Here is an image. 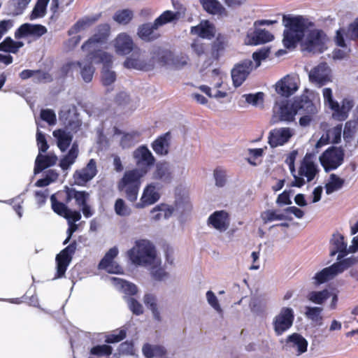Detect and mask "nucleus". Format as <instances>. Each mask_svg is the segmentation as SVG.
<instances>
[{
  "mask_svg": "<svg viewBox=\"0 0 358 358\" xmlns=\"http://www.w3.org/2000/svg\"><path fill=\"white\" fill-rule=\"evenodd\" d=\"M285 29L282 43L286 48H294L301 41V50L312 54H320L328 48L329 39L320 29H313L306 34L309 22L301 15H285L282 17Z\"/></svg>",
  "mask_w": 358,
  "mask_h": 358,
  "instance_id": "nucleus-1",
  "label": "nucleus"
},
{
  "mask_svg": "<svg viewBox=\"0 0 358 358\" xmlns=\"http://www.w3.org/2000/svg\"><path fill=\"white\" fill-rule=\"evenodd\" d=\"M110 34V26L108 23L98 25L94 34L90 37L81 46L85 53V58L96 64L99 62L108 63L114 56L102 50L106 44Z\"/></svg>",
  "mask_w": 358,
  "mask_h": 358,
  "instance_id": "nucleus-2",
  "label": "nucleus"
},
{
  "mask_svg": "<svg viewBox=\"0 0 358 358\" xmlns=\"http://www.w3.org/2000/svg\"><path fill=\"white\" fill-rule=\"evenodd\" d=\"M301 110H304L308 113L317 112V106L306 96L297 98L294 101H276L273 108V121L292 122L294 120L295 116L298 113H301Z\"/></svg>",
  "mask_w": 358,
  "mask_h": 358,
  "instance_id": "nucleus-3",
  "label": "nucleus"
},
{
  "mask_svg": "<svg viewBox=\"0 0 358 358\" xmlns=\"http://www.w3.org/2000/svg\"><path fill=\"white\" fill-rule=\"evenodd\" d=\"M269 55V50L262 48L252 54V59H245L234 65L231 71L233 85L240 87L247 79L250 73L258 68L262 61L265 60Z\"/></svg>",
  "mask_w": 358,
  "mask_h": 358,
  "instance_id": "nucleus-4",
  "label": "nucleus"
},
{
  "mask_svg": "<svg viewBox=\"0 0 358 358\" xmlns=\"http://www.w3.org/2000/svg\"><path fill=\"white\" fill-rule=\"evenodd\" d=\"M127 254L132 264L142 267H148L159 256L154 244L147 239L136 241Z\"/></svg>",
  "mask_w": 358,
  "mask_h": 358,
  "instance_id": "nucleus-5",
  "label": "nucleus"
},
{
  "mask_svg": "<svg viewBox=\"0 0 358 358\" xmlns=\"http://www.w3.org/2000/svg\"><path fill=\"white\" fill-rule=\"evenodd\" d=\"M319 173V167L310 154H306L300 164L298 171L293 175L291 185L301 187L306 183L313 181Z\"/></svg>",
  "mask_w": 358,
  "mask_h": 358,
  "instance_id": "nucleus-6",
  "label": "nucleus"
},
{
  "mask_svg": "<svg viewBox=\"0 0 358 358\" xmlns=\"http://www.w3.org/2000/svg\"><path fill=\"white\" fill-rule=\"evenodd\" d=\"M145 175V173H143L137 169H134L124 173L119 183V189L124 192L129 201L134 202L136 201L141 184V179Z\"/></svg>",
  "mask_w": 358,
  "mask_h": 358,
  "instance_id": "nucleus-7",
  "label": "nucleus"
},
{
  "mask_svg": "<svg viewBox=\"0 0 358 358\" xmlns=\"http://www.w3.org/2000/svg\"><path fill=\"white\" fill-rule=\"evenodd\" d=\"M355 262L356 261L354 258H349L334 263L331 266L323 268L317 272L313 277L312 280L313 285L317 286L334 279Z\"/></svg>",
  "mask_w": 358,
  "mask_h": 358,
  "instance_id": "nucleus-8",
  "label": "nucleus"
},
{
  "mask_svg": "<svg viewBox=\"0 0 358 358\" xmlns=\"http://www.w3.org/2000/svg\"><path fill=\"white\" fill-rule=\"evenodd\" d=\"M294 311L290 307H282L272 320V327L276 336H281L293 325Z\"/></svg>",
  "mask_w": 358,
  "mask_h": 358,
  "instance_id": "nucleus-9",
  "label": "nucleus"
},
{
  "mask_svg": "<svg viewBox=\"0 0 358 358\" xmlns=\"http://www.w3.org/2000/svg\"><path fill=\"white\" fill-rule=\"evenodd\" d=\"M344 150L341 148L331 147L320 156V162L325 171L336 169L343 162Z\"/></svg>",
  "mask_w": 358,
  "mask_h": 358,
  "instance_id": "nucleus-10",
  "label": "nucleus"
},
{
  "mask_svg": "<svg viewBox=\"0 0 358 358\" xmlns=\"http://www.w3.org/2000/svg\"><path fill=\"white\" fill-rule=\"evenodd\" d=\"M155 55L157 56L159 65L171 66L176 69H180L185 66L189 61L188 55L185 54L173 55L171 51L159 48L156 49Z\"/></svg>",
  "mask_w": 358,
  "mask_h": 358,
  "instance_id": "nucleus-11",
  "label": "nucleus"
},
{
  "mask_svg": "<svg viewBox=\"0 0 358 358\" xmlns=\"http://www.w3.org/2000/svg\"><path fill=\"white\" fill-rule=\"evenodd\" d=\"M156 50L152 53L151 58L147 61L140 52H134L128 57L124 62L127 69H133L141 71H150L157 64V56L155 55Z\"/></svg>",
  "mask_w": 358,
  "mask_h": 358,
  "instance_id": "nucleus-12",
  "label": "nucleus"
},
{
  "mask_svg": "<svg viewBox=\"0 0 358 358\" xmlns=\"http://www.w3.org/2000/svg\"><path fill=\"white\" fill-rule=\"evenodd\" d=\"M133 159L137 169L147 174L150 168L155 164V158L145 145L139 146L133 152Z\"/></svg>",
  "mask_w": 358,
  "mask_h": 358,
  "instance_id": "nucleus-13",
  "label": "nucleus"
},
{
  "mask_svg": "<svg viewBox=\"0 0 358 358\" xmlns=\"http://www.w3.org/2000/svg\"><path fill=\"white\" fill-rule=\"evenodd\" d=\"M308 342L299 333L287 336L285 341L284 349L292 355L299 357L308 350Z\"/></svg>",
  "mask_w": 358,
  "mask_h": 358,
  "instance_id": "nucleus-14",
  "label": "nucleus"
},
{
  "mask_svg": "<svg viewBox=\"0 0 358 358\" xmlns=\"http://www.w3.org/2000/svg\"><path fill=\"white\" fill-rule=\"evenodd\" d=\"M300 86L298 76L288 74L279 80L275 85V92L282 96L289 97L296 93Z\"/></svg>",
  "mask_w": 358,
  "mask_h": 358,
  "instance_id": "nucleus-15",
  "label": "nucleus"
},
{
  "mask_svg": "<svg viewBox=\"0 0 358 358\" xmlns=\"http://www.w3.org/2000/svg\"><path fill=\"white\" fill-rule=\"evenodd\" d=\"M160 196L159 185L157 182H150L144 187L139 201L134 206L138 209L144 208L157 203Z\"/></svg>",
  "mask_w": 358,
  "mask_h": 358,
  "instance_id": "nucleus-16",
  "label": "nucleus"
},
{
  "mask_svg": "<svg viewBox=\"0 0 358 358\" xmlns=\"http://www.w3.org/2000/svg\"><path fill=\"white\" fill-rule=\"evenodd\" d=\"M111 45L117 55L124 56L131 53L135 46L132 37L127 32L119 33L111 41Z\"/></svg>",
  "mask_w": 358,
  "mask_h": 358,
  "instance_id": "nucleus-17",
  "label": "nucleus"
},
{
  "mask_svg": "<svg viewBox=\"0 0 358 358\" xmlns=\"http://www.w3.org/2000/svg\"><path fill=\"white\" fill-rule=\"evenodd\" d=\"M294 134V129L289 127L273 129L268 134V144L271 148L282 146L289 141Z\"/></svg>",
  "mask_w": 358,
  "mask_h": 358,
  "instance_id": "nucleus-18",
  "label": "nucleus"
},
{
  "mask_svg": "<svg viewBox=\"0 0 358 358\" xmlns=\"http://www.w3.org/2000/svg\"><path fill=\"white\" fill-rule=\"evenodd\" d=\"M308 77L313 84L322 87L331 81V69L326 63H320L310 71Z\"/></svg>",
  "mask_w": 358,
  "mask_h": 358,
  "instance_id": "nucleus-19",
  "label": "nucleus"
},
{
  "mask_svg": "<svg viewBox=\"0 0 358 358\" xmlns=\"http://www.w3.org/2000/svg\"><path fill=\"white\" fill-rule=\"evenodd\" d=\"M207 224L218 232L223 233L230 225L229 215L225 210H216L208 217Z\"/></svg>",
  "mask_w": 358,
  "mask_h": 358,
  "instance_id": "nucleus-20",
  "label": "nucleus"
},
{
  "mask_svg": "<svg viewBox=\"0 0 358 358\" xmlns=\"http://www.w3.org/2000/svg\"><path fill=\"white\" fill-rule=\"evenodd\" d=\"M358 39V17L348 28H340L336 31L335 42L340 47H346V41Z\"/></svg>",
  "mask_w": 358,
  "mask_h": 358,
  "instance_id": "nucleus-21",
  "label": "nucleus"
},
{
  "mask_svg": "<svg viewBox=\"0 0 358 358\" xmlns=\"http://www.w3.org/2000/svg\"><path fill=\"white\" fill-rule=\"evenodd\" d=\"M76 243H71L60 252L56 257L57 275L55 278H62L72 259V255L76 250Z\"/></svg>",
  "mask_w": 358,
  "mask_h": 358,
  "instance_id": "nucleus-22",
  "label": "nucleus"
},
{
  "mask_svg": "<svg viewBox=\"0 0 358 358\" xmlns=\"http://www.w3.org/2000/svg\"><path fill=\"white\" fill-rule=\"evenodd\" d=\"M353 106L354 101L349 97L343 99L341 103L336 101L329 108L331 110L332 118L338 121L345 120Z\"/></svg>",
  "mask_w": 358,
  "mask_h": 358,
  "instance_id": "nucleus-23",
  "label": "nucleus"
},
{
  "mask_svg": "<svg viewBox=\"0 0 358 358\" xmlns=\"http://www.w3.org/2000/svg\"><path fill=\"white\" fill-rule=\"evenodd\" d=\"M152 177L161 182L170 183L174 178L173 167L168 162H159L156 164Z\"/></svg>",
  "mask_w": 358,
  "mask_h": 358,
  "instance_id": "nucleus-24",
  "label": "nucleus"
},
{
  "mask_svg": "<svg viewBox=\"0 0 358 358\" xmlns=\"http://www.w3.org/2000/svg\"><path fill=\"white\" fill-rule=\"evenodd\" d=\"M118 255V249L116 247L110 248L106 254L99 264L101 269L106 270L108 273L120 274L122 273V268L114 261L115 257Z\"/></svg>",
  "mask_w": 358,
  "mask_h": 358,
  "instance_id": "nucleus-25",
  "label": "nucleus"
},
{
  "mask_svg": "<svg viewBox=\"0 0 358 358\" xmlns=\"http://www.w3.org/2000/svg\"><path fill=\"white\" fill-rule=\"evenodd\" d=\"M47 32V29L41 24L25 23L21 25L15 31L17 39L28 37H40Z\"/></svg>",
  "mask_w": 358,
  "mask_h": 358,
  "instance_id": "nucleus-26",
  "label": "nucleus"
},
{
  "mask_svg": "<svg viewBox=\"0 0 358 358\" xmlns=\"http://www.w3.org/2000/svg\"><path fill=\"white\" fill-rule=\"evenodd\" d=\"M216 28L209 20H201L196 26L190 29V34L203 39L211 40L216 36Z\"/></svg>",
  "mask_w": 358,
  "mask_h": 358,
  "instance_id": "nucleus-27",
  "label": "nucleus"
},
{
  "mask_svg": "<svg viewBox=\"0 0 358 358\" xmlns=\"http://www.w3.org/2000/svg\"><path fill=\"white\" fill-rule=\"evenodd\" d=\"M273 36L265 29H258L249 30L245 39V43L249 45H256L271 41Z\"/></svg>",
  "mask_w": 358,
  "mask_h": 358,
  "instance_id": "nucleus-28",
  "label": "nucleus"
},
{
  "mask_svg": "<svg viewBox=\"0 0 358 358\" xmlns=\"http://www.w3.org/2000/svg\"><path fill=\"white\" fill-rule=\"evenodd\" d=\"M96 174V162L94 159H90L85 168L77 171L74 173L75 183L78 185H84L87 181L92 180Z\"/></svg>",
  "mask_w": 358,
  "mask_h": 358,
  "instance_id": "nucleus-29",
  "label": "nucleus"
},
{
  "mask_svg": "<svg viewBox=\"0 0 358 358\" xmlns=\"http://www.w3.org/2000/svg\"><path fill=\"white\" fill-rule=\"evenodd\" d=\"M341 134L342 124H338L329 129L322 135L316 144V147L320 148L329 143H338L341 139Z\"/></svg>",
  "mask_w": 358,
  "mask_h": 358,
  "instance_id": "nucleus-30",
  "label": "nucleus"
},
{
  "mask_svg": "<svg viewBox=\"0 0 358 358\" xmlns=\"http://www.w3.org/2000/svg\"><path fill=\"white\" fill-rule=\"evenodd\" d=\"M92 62L85 58L83 62L70 63L69 68L72 70L78 69L83 80L85 83H90L93 78L95 71L94 67L92 64Z\"/></svg>",
  "mask_w": 358,
  "mask_h": 358,
  "instance_id": "nucleus-31",
  "label": "nucleus"
},
{
  "mask_svg": "<svg viewBox=\"0 0 358 358\" xmlns=\"http://www.w3.org/2000/svg\"><path fill=\"white\" fill-rule=\"evenodd\" d=\"M158 29L154 22L144 23L138 27L137 36L143 41L151 42L159 38Z\"/></svg>",
  "mask_w": 358,
  "mask_h": 358,
  "instance_id": "nucleus-32",
  "label": "nucleus"
},
{
  "mask_svg": "<svg viewBox=\"0 0 358 358\" xmlns=\"http://www.w3.org/2000/svg\"><path fill=\"white\" fill-rule=\"evenodd\" d=\"M170 146L171 135L169 132L158 136L151 143V148L155 153L160 157L166 156L169 153Z\"/></svg>",
  "mask_w": 358,
  "mask_h": 358,
  "instance_id": "nucleus-33",
  "label": "nucleus"
},
{
  "mask_svg": "<svg viewBox=\"0 0 358 358\" xmlns=\"http://www.w3.org/2000/svg\"><path fill=\"white\" fill-rule=\"evenodd\" d=\"M162 263L161 257L158 256L147 267L150 271V276L155 280L164 281L169 277V273L166 271L165 267L162 266Z\"/></svg>",
  "mask_w": 358,
  "mask_h": 358,
  "instance_id": "nucleus-34",
  "label": "nucleus"
},
{
  "mask_svg": "<svg viewBox=\"0 0 358 358\" xmlns=\"http://www.w3.org/2000/svg\"><path fill=\"white\" fill-rule=\"evenodd\" d=\"M203 10L208 14L223 17L227 15V11L218 0H200Z\"/></svg>",
  "mask_w": 358,
  "mask_h": 358,
  "instance_id": "nucleus-35",
  "label": "nucleus"
},
{
  "mask_svg": "<svg viewBox=\"0 0 358 358\" xmlns=\"http://www.w3.org/2000/svg\"><path fill=\"white\" fill-rule=\"evenodd\" d=\"M59 119L63 122L67 129L74 132H76L81 126L80 120L74 111H62L59 114Z\"/></svg>",
  "mask_w": 358,
  "mask_h": 358,
  "instance_id": "nucleus-36",
  "label": "nucleus"
},
{
  "mask_svg": "<svg viewBox=\"0 0 358 358\" xmlns=\"http://www.w3.org/2000/svg\"><path fill=\"white\" fill-rule=\"evenodd\" d=\"M101 14H96L92 16H85L78 21L69 30L68 34L69 36L78 34L80 31H85L92 26L95 22L99 20Z\"/></svg>",
  "mask_w": 358,
  "mask_h": 358,
  "instance_id": "nucleus-37",
  "label": "nucleus"
},
{
  "mask_svg": "<svg viewBox=\"0 0 358 358\" xmlns=\"http://www.w3.org/2000/svg\"><path fill=\"white\" fill-rule=\"evenodd\" d=\"M139 134L136 131L129 133H122L117 128H114L113 138L116 141H119L120 145L123 148H129L138 141Z\"/></svg>",
  "mask_w": 358,
  "mask_h": 358,
  "instance_id": "nucleus-38",
  "label": "nucleus"
},
{
  "mask_svg": "<svg viewBox=\"0 0 358 358\" xmlns=\"http://www.w3.org/2000/svg\"><path fill=\"white\" fill-rule=\"evenodd\" d=\"M107 280L118 290L122 291L127 295H134L137 293V287L129 282L125 281L122 278L115 277H108Z\"/></svg>",
  "mask_w": 358,
  "mask_h": 358,
  "instance_id": "nucleus-39",
  "label": "nucleus"
},
{
  "mask_svg": "<svg viewBox=\"0 0 358 358\" xmlns=\"http://www.w3.org/2000/svg\"><path fill=\"white\" fill-rule=\"evenodd\" d=\"M331 255H335L336 253H339L338 258L341 259L343 257L348 250L347 248V244L344 241V237L340 234H336L333 235L331 240Z\"/></svg>",
  "mask_w": 358,
  "mask_h": 358,
  "instance_id": "nucleus-40",
  "label": "nucleus"
},
{
  "mask_svg": "<svg viewBox=\"0 0 358 358\" xmlns=\"http://www.w3.org/2000/svg\"><path fill=\"white\" fill-rule=\"evenodd\" d=\"M173 213V208L169 205L160 203L150 210V220L155 222L169 218Z\"/></svg>",
  "mask_w": 358,
  "mask_h": 358,
  "instance_id": "nucleus-41",
  "label": "nucleus"
},
{
  "mask_svg": "<svg viewBox=\"0 0 358 358\" xmlns=\"http://www.w3.org/2000/svg\"><path fill=\"white\" fill-rule=\"evenodd\" d=\"M57 160V157L54 154L43 155L39 153L36 159L34 173H38L45 168L54 165Z\"/></svg>",
  "mask_w": 358,
  "mask_h": 358,
  "instance_id": "nucleus-42",
  "label": "nucleus"
},
{
  "mask_svg": "<svg viewBox=\"0 0 358 358\" xmlns=\"http://www.w3.org/2000/svg\"><path fill=\"white\" fill-rule=\"evenodd\" d=\"M142 353L145 358L162 357L166 354V349L161 345L145 343Z\"/></svg>",
  "mask_w": 358,
  "mask_h": 358,
  "instance_id": "nucleus-43",
  "label": "nucleus"
},
{
  "mask_svg": "<svg viewBox=\"0 0 358 358\" xmlns=\"http://www.w3.org/2000/svg\"><path fill=\"white\" fill-rule=\"evenodd\" d=\"M114 57H112L110 62L108 63L100 62L103 64L101 71V81L103 85L106 87H110L116 80V73L111 69Z\"/></svg>",
  "mask_w": 358,
  "mask_h": 358,
  "instance_id": "nucleus-44",
  "label": "nucleus"
},
{
  "mask_svg": "<svg viewBox=\"0 0 358 358\" xmlns=\"http://www.w3.org/2000/svg\"><path fill=\"white\" fill-rule=\"evenodd\" d=\"M66 201L75 199L77 206L80 208L87 203L90 194L84 191H77L73 188L66 187Z\"/></svg>",
  "mask_w": 358,
  "mask_h": 358,
  "instance_id": "nucleus-45",
  "label": "nucleus"
},
{
  "mask_svg": "<svg viewBox=\"0 0 358 358\" xmlns=\"http://www.w3.org/2000/svg\"><path fill=\"white\" fill-rule=\"evenodd\" d=\"M53 136L56 138L57 145L62 152H64L69 147L73 138L69 132L61 129L54 131Z\"/></svg>",
  "mask_w": 358,
  "mask_h": 358,
  "instance_id": "nucleus-46",
  "label": "nucleus"
},
{
  "mask_svg": "<svg viewBox=\"0 0 358 358\" xmlns=\"http://www.w3.org/2000/svg\"><path fill=\"white\" fill-rule=\"evenodd\" d=\"M78 145L73 143L69 152L60 160L59 166L64 171H67L74 164L78 156Z\"/></svg>",
  "mask_w": 358,
  "mask_h": 358,
  "instance_id": "nucleus-47",
  "label": "nucleus"
},
{
  "mask_svg": "<svg viewBox=\"0 0 358 358\" xmlns=\"http://www.w3.org/2000/svg\"><path fill=\"white\" fill-rule=\"evenodd\" d=\"M134 12L130 8H123L115 11L113 20L118 24L127 25L134 19Z\"/></svg>",
  "mask_w": 358,
  "mask_h": 358,
  "instance_id": "nucleus-48",
  "label": "nucleus"
},
{
  "mask_svg": "<svg viewBox=\"0 0 358 358\" xmlns=\"http://www.w3.org/2000/svg\"><path fill=\"white\" fill-rule=\"evenodd\" d=\"M261 218L264 223L266 224L274 221L286 220L287 216L285 215L284 210L269 209L261 214Z\"/></svg>",
  "mask_w": 358,
  "mask_h": 358,
  "instance_id": "nucleus-49",
  "label": "nucleus"
},
{
  "mask_svg": "<svg viewBox=\"0 0 358 358\" xmlns=\"http://www.w3.org/2000/svg\"><path fill=\"white\" fill-rule=\"evenodd\" d=\"M179 13L171 10L164 11L158 17L154 20L155 26L158 29L160 27L172 22H176L179 19Z\"/></svg>",
  "mask_w": 358,
  "mask_h": 358,
  "instance_id": "nucleus-50",
  "label": "nucleus"
},
{
  "mask_svg": "<svg viewBox=\"0 0 358 358\" xmlns=\"http://www.w3.org/2000/svg\"><path fill=\"white\" fill-rule=\"evenodd\" d=\"M323 308L317 306H306L305 307V316L316 324L321 325L322 323V313Z\"/></svg>",
  "mask_w": 358,
  "mask_h": 358,
  "instance_id": "nucleus-51",
  "label": "nucleus"
},
{
  "mask_svg": "<svg viewBox=\"0 0 358 358\" xmlns=\"http://www.w3.org/2000/svg\"><path fill=\"white\" fill-rule=\"evenodd\" d=\"M143 302L151 310L155 320L160 321L161 314L158 309L156 296L152 294H146L143 297Z\"/></svg>",
  "mask_w": 358,
  "mask_h": 358,
  "instance_id": "nucleus-52",
  "label": "nucleus"
},
{
  "mask_svg": "<svg viewBox=\"0 0 358 358\" xmlns=\"http://www.w3.org/2000/svg\"><path fill=\"white\" fill-rule=\"evenodd\" d=\"M329 297L330 291L327 289L321 291H311L307 295L308 301L317 305L323 304Z\"/></svg>",
  "mask_w": 358,
  "mask_h": 358,
  "instance_id": "nucleus-53",
  "label": "nucleus"
},
{
  "mask_svg": "<svg viewBox=\"0 0 358 358\" xmlns=\"http://www.w3.org/2000/svg\"><path fill=\"white\" fill-rule=\"evenodd\" d=\"M52 210L58 215L63 216L66 219L71 215V213L77 212V210H72L69 209L65 204L59 202L56 199L55 194H52L50 197Z\"/></svg>",
  "mask_w": 358,
  "mask_h": 358,
  "instance_id": "nucleus-54",
  "label": "nucleus"
},
{
  "mask_svg": "<svg viewBox=\"0 0 358 358\" xmlns=\"http://www.w3.org/2000/svg\"><path fill=\"white\" fill-rule=\"evenodd\" d=\"M71 213V215H69V217L66 218L69 224V228L67 229L68 236L64 241V245H66L69 241L72 234L78 229V225L76 224V222L79 221L81 218V215L79 211Z\"/></svg>",
  "mask_w": 358,
  "mask_h": 358,
  "instance_id": "nucleus-55",
  "label": "nucleus"
},
{
  "mask_svg": "<svg viewBox=\"0 0 358 358\" xmlns=\"http://www.w3.org/2000/svg\"><path fill=\"white\" fill-rule=\"evenodd\" d=\"M49 2L50 0H37L30 15V19L33 20L44 17Z\"/></svg>",
  "mask_w": 358,
  "mask_h": 358,
  "instance_id": "nucleus-56",
  "label": "nucleus"
},
{
  "mask_svg": "<svg viewBox=\"0 0 358 358\" xmlns=\"http://www.w3.org/2000/svg\"><path fill=\"white\" fill-rule=\"evenodd\" d=\"M343 180L335 174H331L329 180L326 184L325 189L327 194H331L334 192L339 190L343 185Z\"/></svg>",
  "mask_w": 358,
  "mask_h": 358,
  "instance_id": "nucleus-57",
  "label": "nucleus"
},
{
  "mask_svg": "<svg viewBox=\"0 0 358 358\" xmlns=\"http://www.w3.org/2000/svg\"><path fill=\"white\" fill-rule=\"evenodd\" d=\"M243 96L248 103L260 108L264 107V94L263 92L244 94Z\"/></svg>",
  "mask_w": 358,
  "mask_h": 358,
  "instance_id": "nucleus-58",
  "label": "nucleus"
},
{
  "mask_svg": "<svg viewBox=\"0 0 358 358\" xmlns=\"http://www.w3.org/2000/svg\"><path fill=\"white\" fill-rule=\"evenodd\" d=\"M206 299L208 303V305L219 315H222L223 309L221 307V305L219 302V299L215 295V294L211 291L208 290L206 293Z\"/></svg>",
  "mask_w": 358,
  "mask_h": 358,
  "instance_id": "nucleus-59",
  "label": "nucleus"
},
{
  "mask_svg": "<svg viewBox=\"0 0 358 358\" xmlns=\"http://www.w3.org/2000/svg\"><path fill=\"white\" fill-rule=\"evenodd\" d=\"M115 213L121 217H127L131 215V209L122 199L116 200L114 206Z\"/></svg>",
  "mask_w": 358,
  "mask_h": 358,
  "instance_id": "nucleus-60",
  "label": "nucleus"
},
{
  "mask_svg": "<svg viewBox=\"0 0 358 358\" xmlns=\"http://www.w3.org/2000/svg\"><path fill=\"white\" fill-rule=\"evenodd\" d=\"M127 335L124 329H120L113 331L112 333L105 336V341L108 343H115L122 341Z\"/></svg>",
  "mask_w": 358,
  "mask_h": 358,
  "instance_id": "nucleus-61",
  "label": "nucleus"
},
{
  "mask_svg": "<svg viewBox=\"0 0 358 358\" xmlns=\"http://www.w3.org/2000/svg\"><path fill=\"white\" fill-rule=\"evenodd\" d=\"M112 353V348L108 345H96L91 348L90 354L98 357L110 355Z\"/></svg>",
  "mask_w": 358,
  "mask_h": 358,
  "instance_id": "nucleus-62",
  "label": "nucleus"
},
{
  "mask_svg": "<svg viewBox=\"0 0 358 358\" xmlns=\"http://www.w3.org/2000/svg\"><path fill=\"white\" fill-rule=\"evenodd\" d=\"M264 148L249 149V157L248 161L250 164L257 165L260 160H259L263 155Z\"/></svg>",
  "mask_w": 358,
  "mask_h": 358,
  "instance_id": "nucleus-63",
  "label": "nucleus"
},
{
  "mask_svg": "<svg viewBox=\"0 0 358 358\" xmlns=\"http://www.w3.org/2000/svg\"><path fill=\"white\" fill-rule=\"evenodd\" d=\"M214 178L215 180V185L219 187H222L227 182V177L225 171L218 168L214 171Z\"/></svg>",
  "mask_w": 358,
  "mask_h": 358,
  "instance_id": "nucleus-64",
  "label": "nucleus"
}]
</instances>
